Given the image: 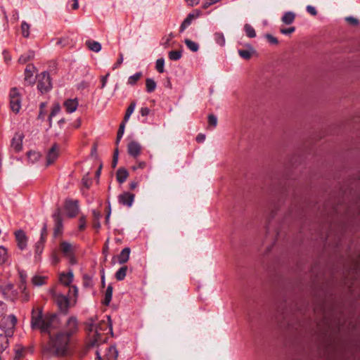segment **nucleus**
Instances as JSON below:
<instances>
[{"instance_id": "nucleus-1", "label": "nucleus", "mask_w": 360, "mask_h": 360, "mask_svg": "<svg viewBox=\"0 0 360 360\" xmlns=\"http://www.w3.org/2000/svg\"><path fill=\"white\" fill-rule=\"evenodd\" d=\"M105 319L95 322L92 319L88 320L86 323V330L88 332L89 347H95L101 343L105 342L106 335L112 333V321L110 316H105Z\"/></svg>"}, {"instance_id": "nucleus-2", "label": "nucleus", "mask_w": 360, "mask_h": 360, "mask_svg": "<svg viewBox=\"0 0 360 360\" xmlns=\"http://www.w3.org/2000/svg\"><path fill=\"white\" fill-rule=\"evenodd\" d=\"M56 319L55 316L43 317L40 309H33L32 312V326L34 329H39L41 332L51 335V326Z\"/></svg>"}, {"instance_id": "nucleus-3", "label": "nucleus", "mask_w": 360, "mask_h": 360, "mask_svg": "<svg viewBox=\"0 0 360 360\" xmlns=\"http://www.w3.org/2000/svg\"><path fill=\"white\" fill-rule=\"evenodd\" d=\"M102 164L96 159L88 158L82 165V180H96L99 179Z\"/></svg>"}, {"instance_id": "nucleus-4", "label": "nucleus", "mask_w": 360, "mask_h": 360, "mask_svg": "<svg viewBox=\"0 0 360 360\" xmlns=\"http://www.w3.org/2000/svg\"><path fill=\"white\" fill-rule=\"evenodd\" d=\"M79 216L78 226L72 234L77 235L79 232L83 231L86 227V217L81 214L79 201L77 200H69V218H74Z\"/></svg>"}, {"instance_id": "nucleus-5", "label": "nucleus", "mask_w": 360, "mask_h": 360, "mask_svg": "<svg viewBox=\"0 0 360 360\" xmlns=\"http://www.w3.org/2000/svg\"><path fill=\"white\" fill-rule=\"evenodd\" d=\"M67 344L68 335L65 333H60L54 336H51L50 347L58 355L65 354Z\"/></svg>"}, {"instance_id": "nucleus-6", "label": "nucleus", "mask_w": 360, "mask_h": 360, "mask_svg": "<svg viewBox=\"0 0 360 360\" xmlns=\"http://www.w3.org/2000/svg\"><path fill=\"white\" fill-rule=\"evenodd\" d=\"M52 89V83L49 73L44 71L37 75V89L41 94H46Z\"/></svg>"}, {"instance_id": "nucleus-7", "label": "nucleus", "mask_w": 360, "mask_h": 360, "mask_svg": "<svg viewBox=\"0 0 360 360\" xmlns=\"http://www.w3.org/2000/svg\"><path fill=\"white\" fill-rule=\"evenodd\" d=\"M4 322L8 323V328L6 335H0V353L4 351L8 345L7 335H10L13 333V328L15 326L16 319L13 316H8L4 318Z\"/></svg>"}, {"instance_id": "nucleus-8", "label": "nucleus", "mask_w": 360, "mask_h": 360, "mask_svg": "<svg viewBox=\"0 0 360 360\" xmlns=\"http://www.w3.org/2000/svg\"><path fill=\"white\" fill-rule=\"evenodd\" d=\"M55 227L53 231V236L55 238L60 237L63 233V225L62 221L65 220L67 217L66 209H59L54 214Z\"/></svg>"}, {"instance_id": "nucleus-9", "label": "nucleus", "mask_w": 360, "mask_h": 360, "mask_svg": "<svg viewBox=\"0 0 360 360\" xmlns=\"http://www.w3.org/2000/svg\"><path fill=\"white\" fill-rule=\"evenodd\" d=\"M74 275L72 271L69 270V308L75 307L79 296V290L75 285H71Z\"/></svg>"}, {"instance_id": "nucleus-10", "label": "nucleus", "mask_w": 360, "mask_h": 360, "mask_svg": "<svg viewBox=\"0 0 360 360\" xmlns=\"http://www.w3.org/2000/svg\"><path fill=\"white\" fill-rule=\"evenodd\" d=\"M9 97L11 110L15 113H18L21 108V99L17 88L15 87L11 89Z\"/></svg>"}, {"instance_id": "nucleus-11", "label": "nucleus", "mask_w": 360, "mask_h": 360, "mask_svg": "<svg viewBox=\"0 0 360 360\" xmlns=\"http://www.w3.org/2000/svg\"><path fill=\"white\" fill-rule=\"evenodd\" d=\"M14 236L18 248L20 250H25L28 244V237L26 233L22 230H18L14 233Z\"/></svg>"}, {"instance_id": "nucleus-12", "label": "nucleus", "mask_w": 360, "mask_h": 360, "mask_svg": "<svg viewBox=\"0 0 360 360\" xmlns=\"http://www.w3.org/2000/svg\"><path fill=\"white\" fill-rule=\"evenodd\" d=\"M58 155L59 146L56 143H54L47 152L45 166L49 167L51 165L57 160Z\"/></svg>"}, {"instance_id": "nucleus-13", "label": "nucleus", "mask_w": 360, "mask_h": 360, "mask_svg": "<svg viewBox=\"0 0 360 360\" xmlns=\"http://www.w3.org/2000/svg\"><path fill=\"white\" fill-rule=\"evenodd\" d=\"M36 72V68L33 64H28L25 70V82L29 85L34 84L37 79V77L34 76Z\"/></svg>"}, {"instance_id": "nucleus-14", "label": "nucleus", "mask_w": 360, "mask_h": 360, "mask_svg": "<svg viewBox=\"0 0 360 360\" xmlns=\"http://www.w3.org/2000/svg\"><path fill=\"white\" fill-rule=\"evenodd\" d=\"M200 15L201 11L198 9H195L191 13H190L181 24L179 28L180 32H183L188 26H190L192 22L195 19L198 18Z\"/></svg>"}, {"instance_id": "nucleus-15", "label": "nucleus", "mask_w": 360, "mask_h": 360, "mask_svg": "<svg viewBox=\"0 0 360 360\" xmlns=\"http://www.w3.org/2000/svg\"><path fill=\"white\" fill-rule=\"evenodd\" d=\"M0 291L11 300L14 301L18 298L17 292L13 290V285L11 283H6L1 286Z\"/></svg>"}, {"instance_id": "nucleus-16", "label": "nucleus", "mask_w": 360, "mask_h": 360, "mask_svg": "<svg viewBox=\"0 0 360 360\" xmlns=\"http://www.w3.org/2000/svg\"><path fill=\"white\" fill-rule=\"evenodd\" d=\"M141 149V144L135 141H130L127 145V152L129 155L134 158L140 155Z\"/></svg>"}, {"instance_id": "nucleus-17", "label": "nucleus", "mask_w": 360, "mask_h": 360, "mask_svg": "<svg viewBox=\"0 0 360 360\" xmlns=\"http://www.w3.org/2000/svg\"><path fill=\"white\" fill-rule=\"evenodd\" d=\"M134 195L129 192H124L118 196V201L120 204L130 207L134 202Z\"/></svg>"}, {"instance_id": "nucleus-18", "label": "nucleus", "mask_w": 360, "mask_h": 360, "mask_svg": "<svg viewBox=\"0 0 360 360\" xmlns=\"http://www.w3.org/2000/svg\"><path fill=\"white\" fill-rule=\"evenodd\" d=\"M24 134L21 132H16L11 140V147L16 152H19L22 148V140Z\"/></svg>"}, {"instance_id": "nucleus-19", "label": "nucleus", "mask_w": 360, "mask_h": 360, "mask_svg": "<svg viewBox=\"0 0 360 360\" xmlns=\"http://www.w3.org/2000/svg\"><path fill=\"white\" fill-rule=\"evenodd\" d=\"M55 299L60 311L66 313L68 311V298L63 295H56Z\"/></svg>"}, {"instance_id": "nucleus-20", "label": "nucleus", "mask_w": 360, "mask_h": 360, "mask_svg": "<svg viewBox=\"0 0 360 360\" xmlns=\"http://www.w3.org/2000/svg\"><path fill=\"white\" fill-rule=\"evenodd\" d=\"M85 44L89 50L96 53L99 52L102 48L101 43L92 39L86 40Z\"/></svg>"}, {"instance_id": "nucleus-21", "label": "nucleus", "mask_w": 360, "mask_h": 360, "mask_svg": "<svg viewBox=\"0 0 360 360\" xmlns=\"http://www.w3.org/2000/svg\"><path fill=\"white\" fill-rule=\"evenodd\" d=\"M130 252L129 248H124L118 255V262L121 264L126 263L129 259Z\"/></svg>"}, {"instance_id": "nucleus-22", "label": "nucleus", "mask_w": 360, "mask_h": 360, "mask_svg": "<svg viewBox=\"0 0 360 360\" xmlns=\"http://www.w3.org/2000/svg\"><path fill=\"white\" fill-rule=\"evenodd\" d=\"M78 331V322L75 317L69 318V337Z\"/></svg>"}, {"instance_id": "nucleus-23", "label": "nucleus", "mask_w": 360, "mask_h": 360, "mask_svg": "<svg viewBox=\"0 0 360 360\" xmlns=\"http://www.w3.org/2000/svg\"><path fill=\"white\" fill-rule=\"evenodd\" d=\"M47 277L42 275H35L32 278V283L36 286H40L46 283Z\"/></svg>"}, {"instance_id": "nucleus-24", "label": "nucleus", "mask_w": 360, "mask_h": 360, "mask_svg": "<svg viewBox=\"0 0 360 360\" xmlns=\"http://www.w3.org/2000/svg\"><path fill=\"white\" fill-rule=\"evenodd\" d=\"M249 49H239L238 54L239 56L245 60H248L251 58L252 53L255 52V50L251 46H248Z\"/></svg>"}, {"instance_id": "nucleus-25", "label": "nucleus", "mask_w": 360, "mask_h": 360, "mask_svg": "<svg viewBox=\"0 0 360 360\" xmlns=\"http://www.w3.org/2000/svg\"><path fill=\"white\" fill-rule=\"evenodd\" d=\"M295 18V13L291 11H288L283 14V15L281 18V20L285 25H290L294 22Z\"/></svg>"}, {"instance_id": "nucleus-26", "label": "nucleus", "mask_w": 360, "mask_h": 360, "mask_svg": "<svg viewBox=\"0 0 360 360\" xmlns=\"http://www.w3.org/2000/svg\"><path fill=\"white\" fill-rule=\"evenodd\" d=\"M34 57V52L33 51H29L23 54H22L18 58V61L21 64H25L27 62L30 61Z\"/></svg>"}, {"instance_id": "nucleus-27", "label": "nucleus", "mask_w": 360, "mask_h": 360, "mask_svg": "<svg viewBox=\"0 0 360 360\" xmlns=\"http://www.w3.org/2000/svg\"><path fill=\"white\" fill-rule=\"evenodd\" d=\"M27 156L28 162H30L32 164H34L40 159L41 154L39 152L30 150L27 153Z\"/></svg>"}, {"instance_id": "nucleus-28", "label": "nucleus", "mask_w": 360, "mask_h": 360, "mask_svg": "<svg viewBox=\"0 0 360 360\" xmlns=\"http://www.w3.org/2000/svg\"><path fill=\"white\" fill-rule=\"evenodd\" d=\"M18 288L21 292L19 299L23 302H27L30 300V292L27 290V286L19 285Z\"/></svg>"}, {"instance_id": "nucleus-29", "label": "nucleus", "mask_w": 360, "mask_h": 360, "mask_svg": "<svg viewBox=\"0 0 360 360\" xmlns=\"http://www.w3.org/2000/svg\"><path fill=\"white\" fill-rule=\"evenodd\" d=\"M118 356V352L115 347L110 346L108 349L106 354L107 360H117Z\"/></svg>"}, {"instance_id": "nucleus-30", "label": "nucleus", "mask_w": 360, "mask_h": 360, "mask_svg": "<svg viewBox=\"0 0 360 360\" xmlns=\"http://www.w3.org/2000/svg\"><path fill=\"white\" fill-rule=\"evenodd\" d=\"M112 286L111 285H109L107 287V289L105 292V297L104 300L103 301V304L105 305H108L110 302H111L112 297Z\"/></svg>"}, {"instance_id": "nucleus-31", "label": "nucleus", "mask_w": 360, "mask_h": 360, "mask_svg": "<svg viewBox=\"0 0 360 360\" xmlns=\"http://www.w3.org/2000/svg\"><path fill=\"white\" fill-rule=\"evenodd\" d=\"M127 269V266H122L115 273L116 279L119 281H123L126 277Z\"/></svg>"}, {"instance_id": "nucleus-32", "label": "nucleus", "mask_w": 360, "mask_h": 360, "mask_svg": "<svg viewBox=\"0 0 360 360\" xmlns=\"http://www.w3.org/2000/svg\"><path fill=\"white\" fill-rule=\"evenodd\" d=\"M157 86V84L152 78H147L146 80V89L148 93L153 92Z\"/></svg>"}, {"instance_id": "nucleus-33", "label": "nucleus", "mask_w": 360, "mask_h": 360, "mask_svg": "<svg viewBox=\"0 0 360 360\" xmlns=\"http://www.w3.org/2000/svg\"><path fill=\"white\" fill-rule=\"evenodd\" d=\"M60 111V106L59 104L56 103V104H54L53 106L52 107V109H51V113L49 116V127H51V123H52V119L53 117H55L56 115H58Z\"/></svg>"}, {"instance_id": "nucleus-34", "label": "nucleus", "mask_w": 360, "mask_h": 360, "mask_svg": "<svg viewBox=\"0 0 360 360\" xmlns=\"http://www.w3.org/2000/svg\"><path fill=\"white\" fill-rule=\"evenodd\" d=\"M45 241L40 240L36 243L34 246V253L36 259L39 257L43 252L44 248Z\"/></svg>"}, {"instance_id": "nucleus-35", "label": "nucleus", "mask_w": 360, "mask_h": 360, "mask_svg": "<svg viewBox=\"0 0 360 360\" xmlns=\"http://www.w3.org/2000/svg\"><path fill=\"white\" fill-rule=\"evenodd\" d=\"M136 105V103L135 101H132L130 103V105H129V107L127 109L123 122H127L129 120L130 116L131 115V114L134 112V111L135 110Z\"/></svg>"}, {"instance_id": "nucleus-36", "label": "nucleus", "mask_w": 360, "mask_h": 360, "mask_svg": "<svg viewBox=\"0 0 360 360\" xmlns=\"http://www.w3.org/2000/svg\"><path fill=\"white\" fill-rule=\"evenodd\" d=\"M244 30L246 36L249 38H255L256 37V32L250 24L247 23L244 25Z\"/></svg>"}, {"instance_id": "nucleus-37", "label": "nucleus", "mask_w": 360, "mask_h": 360, "mask_svg": "<svg viewBox=\"0 0 360 360\" xmlns=\"http://www.w3.org/2000/svg\"><path fill=\"white\" fill-rule=\"evenodd\" d=\"M184 42L187 48L190 49L191 51L196 52L198 51L199 45L196 42L188 39H186Z\"/></svg>"}, {"instance_id": "nucleus-38", "label": "nucleus", "mask_w": 360, "mask_h": 360, "mask_svg": "<svg viewBox=\"0 0 360 360\" xmlns=\"http://www.w3.org/2000/svg\"><path fill=\"white\" fill-rule=\"evenodd\" d=\"M214 39L215 42L219 46H224L225 44V37L222 32H215L214 34Z\"/></svg>"}, {"instance_id": "nucleus-39", "label": "nucleus", "mask_w": 360, "mask_h": 360, "mask_svg": "<svg viewBox=\"0 0 360 360\" xmlns=\"http://www.w3.org/2000/svg\"><path fill=\"white\" fill-rule=\"evenodd\" d=\"M8 258V250L4 246H0V265L5 263L7 261Z\"/></svg>"}, {"instance_id": "nucleus-40", "label": "nucleus", "mask_w": 360, "mask_h": 360, "mask_svg": "<svg viewBox=\"0 0 360 360\" xmlns=\"http://www.w3.org/2000/svg\"><path fill=\"white\" fill-rule=\"evenodd\" d=\"M141 76H142V72H138L135 73L134 75H131L128 78L127 84H130L131 86L135 85L136 83L137 82V81L140 79Z\"/></svg>"}, {"instance_id": "nucleus-41", "label": "nucleus", "mask_w": 360, "mask_h": 360, "mask_svg": "<svg viewBox=\"0 0 360 360\" xmlns=\"http://www.w3.org/2000/svg\"><path fill=\"white\" fill-rule=\"evenodd\" d=\"M168 56H169V58L171 60L176 61V60H179L181 58V56H182V51H178V50L171 51L169 52Z\"/></svg>"}, {"instance_id": "nucleus-42", "label": "nucleus", "mask_w": 360, "mask_h": 360, "mask_svg": "<svg viewBox=\"0 0 360 360\" xmlns=\"http://www.w3.org/2000/svg\"><path fill=\"white\" fill-rule=\"evenodd\" d=\"M155 69L159 73L165 72V59L163 58H158L156 60Z\"/></svg>"}, {"instance_id": "nucleus-43", "label": "nucleus", "mask_w": 360, "mask_h": 360, "mask_svg": "<svg viewBox=\"0 0 360 360\" xmlns=\"http://www.w3.org/2000/svg\"><path fill=\"white\" fill-rule=\"evenodd\" d=\"M129 173L124 168H120L117 172L116 180H126L128 177Z\"/></svg>"}, {"instance_id": "nucleus-44", "label": "nucleus", "mask_w": 360, "mask_h": 360, "mask_svg": "<svg viewBox=\"0 0 360 360\" xmlns=\"http://www.w3.org/2000/svg\"><path fill=\"white\" fill-rule=\"evenodd\" d=\"M79 103L77 98L70 99L69 98V113L74 112L76 111L78 107Z\"/></svg>"}, {"instance_id": "nucleus-45", "label": "nucleus", "mask_w": 360, "mask_h": 360, "mask_svg": "<svg viewBox=\"0 0 360 360\" xmlns=\"http://www.w3.org/2000/svg\"><path fill=\"white\" fill-rule=\"evenodd\" d=\"M21 31L22 36L27 38L30 36V25L23 21L21 24Z\"/></svg>"}, {"instance_id": "nucleus-46", "label": "nucleus", "mask_w": 360, "mask_h": 360, "mask_svg": "<svg viewBox=\"0 0 360 360\" xmlns=\"http://www.w3.org/2000/svg\"><path fill=\"white\" fill-rule=\"evenodd\" d=\"M73 250L74 248H72V246L70 244H69V264H75L77 262V257L75 253L73 252Z\"/></svg>"}, {"instance_id": "nucleus-47", "label": "nucleus", "mask_w": 360, "mask_h": 360, "mask_svg": "<svg viewBox=\"0 0 360 360\" xmlns=\"http://www.w3.org/2000/svg\"><path fill=\"white\" fill-rule=\"evenodd\" d=\"M19 278H20V284L19 285H26V281H27V274L23 271H19Z\"/></svg>"}, {"instance_id": "nucleus-48", "label": "nucleus", "mask_w": 360, "mask_h": 360, "mask_svg": "<svg viewBox=\"0 0 360 360\" xmlns=\"http://www.w3.org/2000/svg\"><path fill=\"white\" fill-rule=\"evenodd\" d=\"M25 352V349L24 347H18L15 349V356L14 360H19L20 358H21Z\"/></svg>"}, {"instance_id": "nucleus-49", "label": "nucleus", "mask_w": 360, "mask_h": 360, "mask_svg": "<svg viewBox=\"0 0 360 360\" xmlns=\"http://www.w3.org/2000/svg\"><path fill=\"white\" fill-rule=\"evenodd\" d=\"M208 123L210 126H212L213 128H214L217 124V117L212 114L209 115Z\"/></svg>"}, {"instance_id": "nucleus-50", "label": "nucleus", "mask_w": 360, "mask_h": 360, "mask_svg": "<svg viewBox=\"0 0 360 360\" xmlns=\"http://www.w3.org/2000/svg\"><path fill=\"white\" fill-rule=\"evenodd\" d=\"M83 279H84L83 285L85 288L91 287L92 285L91 278L89 276L84 274L83 276Z\"/></svg>"}, {"instance_id": "nucleus-51", "label": "nucleus", "mask_w": 360, "mask_h": 360, "mask_svg": "<svg viewBox=\"0 0 360 360\" xmlns=\"http://www.w3.org/2000/svg\"><path fill=\"white\" fill-rule=\"evenodd\" d=\"M59 283L64 286H68V275L66 274L61 273L59 275Z\"/></svg>"}, {"instance_id": "nucleus-52", "label": "nucleus", "mask_w": 360, "mask_h": 360, "mask_svg": "<svg viewBox=\"0 0 360 360\" xmlns=\"http://www.w3.org/2000/svg\"><path fill=\"white\" fill-rule=\"evenodd\" d=\"M265 37L271 44L276 45L278 43V40L277 39V38H276L275 37L270 34H266L265 35Z\"/></svg>"}, {"instance_id": "nucleus-53", "label": "nucleus", "mask_w": 360, "mask_h": 360, "mask_svg": "<svg viewBox=\"0 0 360 360\" xmlns=\"http://www.w3.org/2000/svg\"><path fill=\"white\" fill-rule=\"evenodd\" d=\"M306 10L307 11L310 13L311 15L313 16H315L317 15V11H316V9L315 8V7H314L313 6H311V5H308L307 7H306Z\"/></svg>"}, {"instance_id": "nucleus-54", "label": "nucleus", "mask_w": 360, "mask_h": 360, "mask_svg": "<svg viewBox=\"0 0 360 360\" xmlns=\"http://www.w3.org/2000/svg\"><path fill=\"white\" fill-rule=\"evenodd\" d=\"M295 27H288V28H282L281 29V32L283 34H290L292 32H295Z\"/></svg>"}, {"instance_id": "nucleus-55", "label": "nucleus", "mask_w": 360, "mask_h": 360, "mask_svg": "<svg viewBox=\"0 0 360 360\" xmlns=\"http://www.w3.org/2000/svg\"><path fill=\"white\" fill-rule=\"evenodd\" d=\"M125 123L124 122H122L119 127L117 136H123V134L124 133V129H125Z\"/></svg>"}, {"instance_id": "nucleus-56", "label": "nucleus", "mask_w": 360, "mask_h": 360, "mask_svg": "<svg viewBox=\"0 0 360 360\" xmlns=\"http://www.w3.org/2000/svg\"><path fill=\"white\" fill-rule=\"evenodd\" d=\"M46 236H47V228L46 226H44L41 230V237H40L39 240L46 242Z\"/></svg>"}, {"instance_id": "nucleus-57", "label": "nucleus", "mask_w": 360, "mask_h": 360, "mask_svg": "<svg viewBox=\"0 0 360 360\" xmlns=\"http://www.w3.org/2000/svg\"><path fill=\"white\" fill-rule=\"evenodd\" d=\"M122 62H123V54L120 53L119 58L117 59V62L114 65L113 69L115 70V69L117 68L122 63Z\"/></svg>"}, {"instance_id": "nucleus-58", "label": "nucleus", "mask_w": 360, "mask_h": 360, "mask_svg": "<svg viewBox=\"0 0 360 360\" xmlns=\"http://www.w3.org/2000/svg\"><path fill=\"white\" fill-rule=\"evenodd\" d=\"M89 86V84L86 81H82L77 84V89L79 90L84 89Z\"/></svg>"}, {"instance_id": "nucleus-59", "label": "nucleus", "mask_w": 360, "mask_h": 360, "mask_svg": "<svg viewBox=\"0 0 360 360\" xmlns=\"http://www.w3.org/2000/svg\"><path fill=\"white\" fill-rule=\"evenodd\" d=\"M60 250L64 254V255H66L68 252V244L65 242H63L60 244Z\"/></svg>"}, {"instance_id": "nucleus-60", "label": "nucleus", "mask_w": 360, "mask_h": 360, "mask_svg": "<svg viewBox=\"0 0 360 360\" xmlns=\"http://www.w3.org/2000/svg\"><path fill=\"white\" fill-rule=\"evenodd\" d=\"M149 112H150V110L148 107H143L140 110V113L143 117L148 116Z\"/></svg>"}, {"instance_id": "nucleus-61", "label": "nucleus", "mask_w": 360, "mask_h": 360, "mask_svg": "<svg viewBox=\"0 0 360 360\" xmlns=\"http://www.w3.org/2000/svg\"><path fill=\"white\" fill-rule=\"evenodd\" d=\"M118 155H119V150H118V148H117L115 150L114 155H113V160H112L113 166H115L117 165V159H118Z\"/></svg>"}, {"instance_id": "nucleus-62", "label": "nucleus", "mask_w": 360, "mask_h": 360, "mask_svg": "<svg viewBox=\"0 0 360 360\" xmlns=\"http://www.w3.org/2000/svg\"><path fill=\"white\" fill-rule=\"evenodd\" d=\"M185 1L187 3L188 6L193 7V6L198 5L200 3V0H185Z\"/></svg>"}, {"instance_id": "nucleus-63", "label": "nucleus", "mask_w": 360, "mask_h": 360, "mask_svg": "<svg viewBox=\"0 0 360 360\" xmlns=\"http://www.w3.org/2000/svg\"><path fill=\"white\" fill-rule=\"evenodd\" d=\"M109 75H110V74L108 73L105 76L102 77V78H101V83L102 84H101V89H103L105 86L107 81H108V77H109Z\"/></svg>"}, {"instance_id": "nucleus-64", "label": "nucleus", "mask_w": 360, "mask_h": 360, "mask_svg": "<svg viewBox=\"0 0 360 360\" xmlns=\"http://www.w3.org/2000/svg\"><path fill=\"white\" fill-rule=\"evenodd\" d=\"M346 20L354 25H357L358 24V20L356 19L354 17H352V16H349V17H347L346 18Z\"/></svg>"}]
</instances>
